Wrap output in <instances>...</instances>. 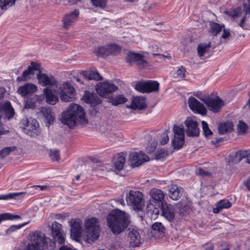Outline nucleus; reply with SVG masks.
I'll use <instances>...</instances> for the list:
<instances>
[{
    "label": "nucleus",
    "instance_id": "680f3d73",
    "mask_svg": "<svg viewBox=\"0 0 250 250\" xmlns=\"http://www.w3.org/2000/svg\"><path fill=\"white\" fill-rule=\"evenodd\" d=\"M20 229V226L18 225H13L10 227L6 230L5 233L7 235H10L13 232Z\"/></svg>",
    "mask_w": 250,
    "mask_h": 250
},
{
    "label": "nucleus",
    "instance_id": "20e7f679",
    "mask_svg": "<svg viewBox=\"0 0 250 250\" xmlns=\"http://www.w3.org/2000/svg\"><path fill=\"white\" fill-rule=\"evenodd\" d=\"M30 236L31 243L28 244L26 250H41L44 247L49 249L48 243H50V250L55 247V243L45 237L44 234L41 232L35 231L30 233Z\"/></svg>",
    "mask_w": 250,
    "mask_h": 250
},
{
    "label": "nucleus",
    "instance_id": "a878e982",
    "mask_svg": "<svg viewBox=\"0 0 250 250\" xmlns=\"http://www.w3.org/2000/svg\"><path fill=\"white\" fill-rule=\"evenodd\" d=\"M125 161V156L123 153L118 154L113 160L115 169L119 171L122 170L124 167Z\"/></svg>",
    "mask_w": 250,
    "mask_h": 250
},
{
    "label": "nucleus",
    "instance_id": "412c9836",
    "mask_svg": "<svg viewBox=\"0 0 250 250\" xmlns=\"http://www.w3.org/2000/svg\"><path fill=\"white\" fill-rule=\"evenodd\" d=\"M37 79L39 83L43 86H51L57 83V81L54 77L45 74L39 73L38 75Z\"/></svg>",
    "mask_w": 250,
    "mask_h": 250
},
{
    "label": "nucleus",
    "instance_id": "79ce46f5",
    "mask_svg": "<svg viewBox=\"0 0 250 250\" xmlns=\"http://www.w3.org/2000/svg\"><path fill=\"white\" fill-rule=\"evenodd\" d=\"M108 49L109 55H115L120 52L121 48L116 44L108 45Z\"/></svg>",
    "mask_w": 250,
    "mask_h": 250
},
{
    "label": "nucleus",
    "instance_id": "9b49d317",
    "mask_svg": "<svg viewBox=\"0 0 250 250\" xmlns=\"http://www.w3.org/2000/svg\"><path fill=\"white\" fill-rule=\"evenodd\" d=\"M135 88L136 90L142 93L157 92L159 88V83L154 81L139 82L136 83Z\"/></svg>",
    "mask_w": 250,
    "mask_h": 250
},
{
    "label": "nucleus",
    "instance_id": "a19ab883",
    "mask_svg": "<svg viewBox=\"0 0 250 250\" xmlns=\"http://www.w3.org/2000/svg\"><path fill=\"white\" fill-rule=\"evenodd\" d=\"M233 126H218V131L220 135H224L231 132L234 130Z\"/></svg>",
    "mask_w": 250,
    "mask_h": 250
},
{
    "label": "nucleus",
    "instance_id": "423d86ee",
    "mask_svg": "<svg viewBox=\"0 0 250 250\" xmlns=\"http://www.w3.org/2000/svg\"><path fill=\"white\" fill-rule=\"evenodd\" d=\"M56 92L63 102H71L75 101L76 99L75 89L68 81L60 84Z\"/></svg>",
    "mask_w": 250,
    "mask_h": 250
},
{
    "label": "nucleus",
    "instance_id": "09e8293b",
    "mask_svg": "<svg viewBox=\"0 0 250 250\" xmlns=\"http://www.w3.org/2000/svg\"><path fill=\"white\" fill-rule=\"evenodd\" d=\"M168 155L167 151H166L164 149H160L155 154V159H162L167 157Z\"/></svg>",
    "mask_w": 250,
    "mask_h": 250
},
{
    "label": "nucleus",
    "instance_id": "c9c22d12",
    "mask_svg": "<svg viewBox=\"0 0 250 250\" xmlns=\"http://www.w3.org/2000/svg\"><path fill=\"white\" fill-rule=\"evenodd\" d=\"M210 47V42L203 43L198 45L197 47L198 54L200 57L203 56L208 52Z\"/></svg>",
    "mask_w": 250,
    "mask_h": 250
},
{
    "label": "nucleus",
    "instance_id": "7ed1b4c3",
    "mask_svg": "<svg viewBox=\"0 0 250 250\" xmlns=\"http://www.w3.org/2000/svg\"><path fill=\"white\" fill-rule=\"evenodd\" d=\"M100 222L95 217L85 220L84 223L83 238L87 243L91 244L97 240L100 235Z\"/></svg>",
    "mask_w": 250,
    "mask_h": 250
},
{
    "label": "nucleus",
    "instance_id": "2eb2a0df",
    "mask_svg": "<svg viewBox=\"0 0 250 250\" xmlns=\"http://www.w3.org/2000/svg\"><path fill=\"white\" fill-rule=\"evenodd\" d=\"M79 15V10L77 9L65 14L62 19L63 27L66 29L69 28L78 20Z\"/></svg>",
    "mask_w": 250,
    "mask_h": 250
},
{
    "label": "nucleus",
    "instance_id": "e2e57ef3",
    "mask_svg": "<svg viewBox=\"0 0 250 250\" xmlns=\"http://www.w3.org/2000/svg\"><path fill=\"white\" fill-rule=\"evenodd\" d=\"M197 174L201 175V176H205L208 175L209 174V173L208 171H207L206 170L203 169V168H199L198 171H197Z\"/></svg>",
    "mask_w": 250,
    "mask_h": 250
},
{
    "label": "nucleus",
    "instance_id": "473e14b6",
    "mask_svg": "<svg viewBox=\"0 0 250 250\" xmlns=\"http://www.w3.org/2000/svg\"><path fill=\"white\" fill-rule=\"evenodd\" d=\"M21 130L31 137H35L39 133V126H22Z\"/></svg>",
    "mask_w": 250,
    "mask_h": 250
},
{
    "label": "nucleus",
    "instance_id": "4d7b16f0",
    "mask_svg": "<svg viewBox=\"0 0 250 250\" xmlns=\"http://www.w3.org/2000/svg\"><path fill=\"white\" fill-rule=\"evenodd\" d=\"M204 135L206 138H210L213 135L212 131L208 127V126H202Z\"/></svg>",
    "mask_w": 250,
    "mask_h": 250
},
{
    "label": "nucleus",
    "instance_id": "7c9ffc66",
    "mask_svg": "<svg viewBox=\"0 0 250 250\" xmlns=\"http://www.w3.org/2000/svg\"><path fill=\"white\" fill-rule=\"evenodd\" d=\"M231 205V203L229 200H221L216 203L215 207L213 209V212L214 213H218L223 209L230 208Z\"/></svg>",
    "mask_w": 250,
    "mask_h": 250
},
{
    "label": "nucleus",
    "instance_id": "69168bd1",
    "mask_svg": "<svg viewBox=\"0 0 250 250\" xmlns=\"http://www.w3.org/2000/svg\"><path fill=\"white\" fill-rule=\"evenodd\" d=\"M156 147V146L155 144H151L150 146H148L146 147V150L147 152L151 153L155 150Z\"/></svg>",
    "mask_w": 250,
    "mask_h": 250
},
{
    "label": "nucleus",
    "instance_id": "864d4df0",
    "mask_svg": "<svg viewBox=\"0 0 250 250\" xmlns=\"http://www.w3.org/2000/svg\"><path fill=\"white\" fill-rule=\"evenodd\" d=\"M238 135H244L249 130V126H236V128Z\"/></svg>",
    "mask_w": 250,
    "mask_h": 250
},
{
    "label": "nucleus",
    "instance_id": "3c124183",
    "mask_svg": "<svg viewBox=\"0 0 250 250\" xmlns=\"http://www.w3.org/2000/svg\"><path fill=\"white\" fill-rule=\"evenodd\" d=\"M185 125H198L197 119L195 116L189 117L185 121Z\"/></svg>",
    "mask_w": 250,
    "mask_h": 250
},
{
    "label": "nucleus",
    "instance_id": "f3484780",
    "mask_svg": "<svg viewBox=\"0 0 250 250\" xmlns=\"http://www.w3.org/2000/svg\"><path fill=\"white\" fill-rule=\"evenodd\" d=\"M248 150H240L231 154L228 159L229 165L237 164L245 158H248Z\"/></svg>",
    "mask_w": 250,
    "mask_h": 250
},
{
    "label": "nucleus",
    "instance_id": "c756f323",
    "mask_svg": "<svg viewBox=\"0 0 250 250\" xmlns=\"http://www.w3.org/2000/svg\"><path fill=\"white\" fill-rule=\"evenodd\" d=\"M183 193V189L176 185H172L169 188V197L173 200H177Z\"/></svg>",
    "mask_w": 250,
    "mask_h": 250
},
{
    "label": "nucleus",
    "instance_id": "4be33fe9",
    "mask_svg": "<svg viewBox=\"0 0 250 250\" xmlns=\"http://www.w3.org/2000/svg\"><path fill=\"white\" fill-rule=\"evenodd\" d=\"M162 215L167 220L172 221L174 219V213L172 207L166 202H163L161 205Z\"/></svg>",
    "mask_w": 250,
    "mask_h": 250
},
{
    "label": "nucleus",
    "instance_id": "f704fd0d",
    "mask_svg": "<svg viewBox=\"0 0 250 250\" xmlns=\"http://www.w3.org/2000/svg\"><path fill=\"white\" fill-rule=\"evenodd\" d=\"M25 192H14L10 193L5 195H0V200H8L10 199H22L23 197L20 198L19 197L23 194H25Z\"/></svg>",
    "mask_w": 250,
    "mask_h": 250
},
{
    "label": "nucleus",
    "instance_id": "bb28decb",
    "mask_svg": "<svg viewBox=\"0 0 250 250\" xmlns=\"http://www.w3.org/2000/svg\"><path fill=\"white\" fill-rule=\"evenodd\" d=\"M80 74L86 80L98 81L102 79V77L96 70L83 71Z\"/></svg>",
    "mask_w": 250,
    "mask_h": 250
},
{
    "label": "nucleus",
    "instance_id": "8fccbe9b",
    "mask_svg": "<svg viewBox=\"0 0 250 250\" xmlns=\"http://www.w3.org/2000/svg\"><path fill=\"white\" fill-rule=\"evenodd\" d=\"M185 68L181 66L175 73L174 77L178 79L184 78L185 76Z\"/></svg>",
    "mask_w": 250,
    "mask_h": 250
},
{
    "label": "nucleus",
    "instance_id": "4468645a",
    "mask_svg": "<svg viewBox=\"0 0 250 250\" xmlns=\"http://www.w3.org/2000/svg\"><path fill=\"white\" fill-rule=\"evenodd\" d=\"M188 104L189 108L195 113L205 115L207 113V109L204 104L193 97L188 98Z\"/></svg>",
    "mask_w": 250,
    "mask_h": 250
},
{
    "label": "nucleus",
    "instance_id": "cd10ccee",
    "mask_svg": "<svg viewBox=\"0 0 250 250\" xmlns=\"http://www.w3.org/2000/svg\"><path fill=\"white\" fill-rule=\"evenodd\" d=\"M44 94L47 103L50 104L54 105L56 104L59 100L58 97L53 93L51 89L49 88H45L43 90Z\"/></svg>",
    "mask_w": 250,
    "mask_h": 250
},
{
    "label": "nucleus",
    "instance_id": "1a4fd4ad",
    "mask_svg": "<svg viewBox=\"0 0 250 250\" xmlns=\"http://www.w3.org/2000/svg\"><path fill=\"white\" fill-rule=\"evenodd\" d=\"M184 128L181 126H173L174 137L172 141V146L174 149L181 148L185 143Z\"/></svg>",
    "mask_w": 250,
    "mask_h": 250
},
{
    "label": "nucleus",
    "instance_id": "338daca9",
    "mask_svg": "<svg viewBox=\"0 0 250 250\" xmlns=\"http://www.w3.org/2000/svg\"><path fill=\"white\" fill-rule=\"evenodd\" d=\"M205 250H213V245L211 243L206 244L204 246Z\"/></svg>",
    "mask_w": 250,
    "mask_h": 250
},
{
    "label": "nucleus",
    "instance_id": "49530a36",
    "mask_svg": "<svg viewBox=\"0 0 250 250\" xmlns=\"http://www.w3.org/2000/svg\"><path fill=\"white\" fill-rule=\"evenodd\" d=\"M52 237L54 240L58 242L60 244H62L64 243L65 241V234L63 232L60 233H57L56 235H53Z\"/></svg>",
    "mask_w": 250,
    "mask_h": 250
},
{
    "label": "nucleus",
    "instance_id": "0e129e2a",
    "mask_svg": "<svg viewBox=\"0 0 250 250\" xmlns=\"http://www.w3.org/2000/svg\"><path fill=\"white\" fill-rule=\"evenodd\" d=\"M230 36V31L229 29H224L223 30V32L222 35V38L223 39H226L229 37Z\"/></svg>",
    "mask_w": 250,
    "mask_h": 250
},
{
    "label": "nucleus",
    "instance_id": "dca6fc26",
    "mask_svg": "<svg viewBox=\"0 0 250 250\" xmlns=\"http://www.w3.org/2000/svg\"><path fill=\"white\" fill-rule=\"evenodd\" d=\"M1 114H5L8 119L13 117L15 114L14 109L10 102L6 101L0 102V115Z\"/></svg>",
    "mask_w": 250,
    "mask_h": 250
},
{
    "label": "nucleus",
    "instance_id": "603ef678",
    "mask_svg": "<svg viewBox=\"0 0 250 250\" xmlns=\"http://www.w3.org/2000/svg\"><path fill=\"white\" fill-rule=\"evenodd\" d=\"M22 124L23 125H36L37 124V121L32 118H25L22 120Z\"/></svg>",
    "mask_w": 250,
    "mask_h": 250
},
{
    "label": "nucleus",
    "instance_id": "0eeeda50",
    "mask_svg": "<svg viewBox=\"0 0 250 250\" xmlns=\"http://www.w3.org/2000/svg\"><path fill=\"white\" fill-rule=\"evenodd\" d=\"M149 195L151 197L148 203L147 208L148 210L155 214L158 212V208L160 203L164 202L165 194L162 190L153 188L150 190Z\"/></svg>",
    "mask_w": 250,
    "mask_h": 250
},
{
    "label": "nucleus",
    "instance_id": "ea45409f",
    "mask_svg": "<svg viewBox=\"0 0 250 250\" xmlns=\"http://www.w3.org/2000/svg\"><path fill=\"white\" fill-rule=\"evenodd\" d=\"M52 235L63 232L62 229V225L57 222H54L51 226Z\"/></svg>",
    "mask_w": 250,
    "mask_h": 250
},
{
    "label": "nucleus",
    "instance_id": "6ab92c4d",
    "mask_svg": "<svg viewBox=\"0 0 250 250\" xmlns=\"http://www.w3.org/2000/svg\"><path fill=\"white\" fill-rule=\"evenodd\" d=\"M83 100L92 106L100 104L102 102L101 99L94 93L86 91L83 97Z\"/></svg>",
    "mask_w": 250,
    "mask_h": 250
},
{
    "label": "nucleus",
    "instance_id": "052dcab7",
    "mask_svg": "<svg viewBox=\"0 0 250 250\" xmlns=\"http://www.w3.org/2000/svg\"><path fill=\"white\" fill-rule=\"evenodd\" d=\"M229 15L233 19L237 18L240 17L241 15V10L240 9H235L233 11L229 12Z\"/></svg>",
    "mask_w": 250,
    "mask_h": 250
},
{
    "label": "nucleus",
    "instance_id": "5701e85b",
    "mask_svg": "<svg viewBox=\"0 0 250 250\" xmlns=\"http://www.w3.org/2000/svg\"><path fill=\"white\" fill-rule=\"evenodd\" d=\"M39 116H42L43 118L44 123L46 124H52L53 123L55 117L51 110L46 107H42Z\"/></svg>",
    "mask_w": 250,
    "mask_h": 250
},
{
    "label": "nucleus",
    "instance_id": "9d476101",
    "mask_svg": "<svg viewBox=\"0 0 250 250\" xmlns=\"http://www.w3.org/2000/svg\"><path fill=\"white\" fill-rule=\"evenodd\" d=\"M95 88L97 93L100 96L105 97L109 94L117 91L118 87L112 82L104 81L98 83Z\"/></svg>",
    "mask_w": 250,
    "mask_h": 250
},
{
    "label": "nucleus",
    "instance_id": "72a5a7b5",
    "mask_svg": "<svg viewBox=\"0 0 250 250\" xmlns=\"http://www.w3.org/2000/svg\"><path fill=\"white\" fill-rule=\"evenodd\" d=\"M127 98L123 95H118L115 97H111L109 99V102L113 105H118L123 104L127 102Z\"/></svg>",
    "mask_w": 250,
    "mask_h": 250
},
{
    "label": "nucleus",
    "instance_id": "de8ad7c7",
    "mask_svg": "<svg viewBox=\"0 0 250 250\" xmlns=\"http://www.w3.org/2000/svg\"><path fill=\"white\" fill-rule=\"evenodd\" d=\"M15 147H7L0 151V158H3L8 155L11 151L14 150Z\"/></svg>",
    "mask_w": 250,
    "mask_h": 250
},
{
    "label": "nucleus",
    "instance_id": "774afa93",
    "mask_svg": "<svg viewBox=\"0 0 250 250\" xmlns=\"http://www.w3.org/2000/svg\"><path fill=\"white\" fill-rule=\"evenodd\" d=\"M5 93V89L3 87H0V100L4 97Z\"/></svg>",
    "mask_w": 250,
    "mask_h": 250
},
{
    "label": "nucleus",
    "instance_id": "393cba45",
    "mask_svg": "<svg viewBox=\"0 0 250 250\" xmlns=\"http://www.w3.org/2000/svg\"><path fill=\"white\" fill-rule=\"evenodd\" d=\"M146 106V99L142 96H136L132 98L130 108L142 109Z\"/></svg>",
    "mask_w": 250,
    "mask_h": 250
},
{
    "label": "nucleus",
    "instance_id": "bf43d9fd",
    "mask_svg": "<svg viewBox=\"0 0 250 250\" xmlns=\"http://www.w3.org/2000/svg\"><path fill=\"white\" fill-rule=\"evenodd\" d=\"M16 0H3L2 10H5L7 6H11L14 4Z\"/></svg>",
    "mask_w": 250,
    "mask_h": 250
},
{
    "label": "nucleus",
    "instance_id": "13d9d810",
    "mask_svg": "<svg viewBox=\"0 0 250 250\" xmlns=\"http://www.w3.org/2000/svg\"><path fill=\"white\" fill-rule=\"evenodd\" d=\"M243 7L246 15L250 14V0H244Z\"/></svg>",
    "mask_w": 250,
    "mask_h": 250
},
{
    "label": "nucleus",
    "instance_id": "58836bf2",
    "mask_svg": "<svg viewBox=\"0 0 250 250\" xmlns=\"http://www.w3.org/2000/svg\"><path fill=\"white\" fill-rule=\"evenodd\" d=\"M19 215H14L10 213H4L0 214V224L2 221L5 220H13L15 219H19Z\"/></svg>",
    "mask_w": 250,
    "mask_h": 250
},
{
    "label": "nucleus",
    "instance_id": "c03bdc74",
    "mask_svg": "<svg viewBox=\"0 0 250 250\" xmlns=\"http://www.w3.org/2000/svg\"><path fill=\"white\" fill-rule=\"evenodd\" d=\"M48 154L53 161H58L60 158V152L58 150L50 149Z\"/></svg>",
    "mask_w": 250,
    "mask_h": 250
},
{
    "label": "nucleus",
    "instance_id": "c85d7f7f",
    "mask_svg": "<svg viewBox=\"0 0 250 250\" xmlns=\"http://www.w3.org/2000/svg\"><path fill=\"white\" fill-rule=\"evenodd\" d=\"M130 244L132 247L138 246L141 243L139 233L135 230H132L128 233Z\"/></svg>",
    "mask_w": 250,
    "mask_h": 250
},
{
    "label": "nucleus",
    "instance_id": "a211bd4d",
    "mask_svg": "<svg viewBox=\"0 0 250 250\" xmlns=\"http://www.w3.org/2000/svg\"><path fill=\"white\" fill-rule=\"evenodd\" d=\"M37 90V86L36 85L31 83H27L20 86L17 90V92L21 96L25 97L34 93Z\"/></svg>",
    "mask_w": 250,
    "mask_h": 250
},
{
    "label": "nucleus",
    "instance_id": "b1692460",
    "mask_svg": "<svg viewBox=\"0 0 250 250\" xmlns=\"http://www.w3.org/2000/svg\"><path fill=\"white\" fill-rule=\"evenodd\" d=\"M127 61L130 63L135 62L137 64L143 66H145L146 64V62L145 60L144 56L138 53H129L127 56Z\"/></svg>",
    "mask_w": 250,
    "mask_h": 250
},
{
    "label": "nucleus",
    "instance_id": "4c0bfd02",
    "mask_svg": "<svg viewBox=\"0 0 250 250\" xmlns=\"http://www.w3.org/2000/svg\"><path fill=\"white\" fill-rule=\"evenodd\" d=\"M210 31L214 35H216L221 31L224 27V24H219L216 22H212L210 23Z\"/></svg>",
    "mask_w": 250,
    "mask_h": 250
},
{
    "label": "nucleus",
    "instance_id": "f8f14e48",
    "mask_svg": "<svg viewBox=\"0 0 250 250\" xmlns=\"http://www.w3.org/2000/svg\"><path fill=\"white\" fill-rule=\"evenodd\" d=\"M70 225L71 238L77 241H80L83 235L82 221L79 219H72L70 222Z\"/></svg>",
    "mask_w": 250,
    "mask_h": 250
},
{
    "label": "nucleus",
    "instance_id": "f03ea898",
    "mask_svg": "<svg viewBox=\"0 0 250 250\" xmlns=\"http://www.w3.org/2000/svg\"><path fill=\"white\" fill-rule=\"evenodd\" d=\"M129 216L119 209L112 210L107 217V224L114 234H119L127 228Z\"/></svg>",
    "mask_w": 250,
    "mask_h": 250
},
{
    "label": "nucleus",
    "instance_id": "37998d69",
    "mask_svg": "<svg viewBox=\"0 0 250 250\" xmlns=\"http://www.w3.org/2000/svg\"><path fill=\"white\" fill-rule=\"evenodd\" d=\"M169 141V137L167 130L165 131L160 136L159 143L161 145H165Z\"/></svg>",
    "mask_w": 250,
    "mask_h": 250
},
{
    "label": "nucleus",
    "instance_id": "aec40b11",
    "mask_svg": "<svg viewBox=\"0 0 250 250\" xmlns=\"http://www.w3.org/2000/svg\"><path fill=\"white\" fill-rule=\"evenodd\" d=\"M38 70V66L34 62L31 63L27 69L22 73V76L18 77L17 81H24L31 79L34 75V71Z\"/></svg>",
    "mask_w": 250,
    "mask_h": 250
},
{
    "label": "nucleus",
    "instance_id": "f257e3e1",
    "mask_svg": "<svg viewBox=\"0 0 250 250\" xmlns=\"http://www.w3.org/2000/svg\"><path fill=\"white\" fill-rule=\"evenodd\" d=\"M61 122L64 125H86L88 121L83 106L80 104L71 103L61 113Z\"/></svg>",
    "mask_w": 250,
    "mask_h": 250
},
{
    "label": "nucleus",
    "instance_id": "5fc2aeb1",
    "mask_svg": "<svg viewBox=\"0 0 250 250\" xmlns=\"http://www.w3.org/2000/svg\"><path fill=\"white\" fill-rule=\"evenodd\" d=\"M93 4L101 8H104L106 5V0H91Z\"/></svg>",
    "mask_w": 250,
    "mask_h": 250
},
{
    "label": "nucleus",
    "instance_id": "a18cd8bd",
    "mask_svg": "<svg viewBox=\"0 0 250 250\" xmlns=\"http://www.w3.org/2000/svg\"><path fill=\"white\" fill-rule=\"evenodd\" d=\"M96 53L99 56L109 55L108 45L105 46L99 47L96 50Z\"/></svg>",
    "mask_w": 250,
    "mask_h": 250
},
{
    "label": "nucleus",
    "instance_id": "6e6d98bb",
    "mask_svg": "<svg viewBox=\"0 0 250 250\" xmlns=\"http://www.w3.org/2000/svg\"><path fill=\"white\" fill-rule=\"evenodd\" d=\"M152 229L154 230H157L159 232H163L165 228L161 222H155L152 226Z\"/></svg>",
    "mask_w": 250,
    "mask_h": 250
},
{
    "label": "nucleus",
    "instance_id": "e433bc0d",
    "mask_svg": "<svg viewBox=\"0 0 250 250\" xmlns=\"http://www.w3.org/2000/svg\"><path fill=\"white\" fill-rule=\"evenodd\" d=\"M187 134L188 136H197L199 135L200 130L197 126H187Z\"/></svg>",
    "mask_w": 250,
    "mask_h": 250
},
{
    "label": "nucleus",
    "instance_id": "2f4dec72",
    "mask_svg": "<svg viewBox=\"0 0 250 250\" xmlns=\"http://www.w3.org/2000/svg\"><path fill=\"white\" fill-rule=\"evenodd\" d=\"M43 99L42 96L35 95L33 98H28L25 102L24 107L25 108H34L36 103H40Z\"/></svg>",
    "mask_w": 250,
    "mask_h": 250
},
{
    "label": "nucleus",
    "instance_id": "ddd939ff",
    "mask_svg": "<svg viewBox=\"0 0 250 250\" xmlns=\"http://www.w3.org/2000/svg\"><path fill=\"white\" fill-rule=\"evenodd\" d=\"M149 160L148 156L143 152L140 151L130 153L129 156L128 162L131 167H136Z\"/></svg>",
    "mask_w": 250,
    "mask_h": 250
},
{
    "label": "nucleus",
    "instance_id": "6e6552de",
    "mask_svg": "<svg viewBox=\"0 0 250 250\" xmlns=\"http://www.w3.org/2000/svg\"><path fill=\"white\" fill-rule=\"evenodd\" d=\"M199 98L206 104L208 110L213 113L220 112L222 107L225 105L224 102L218 96L214 98L209 97L207 98Z\"/></svg>",
    "mask_w": 250,
    "mask_h": 250
},
{
    "label": "nucleus",
    "instance_id": "39448f33",
    "mask_svg": "<svg viewBox=\"0 0 250 250\" xmlns=\"http://www.w3.org/2000/svg\"><path fill=\"white\" fill-rule=\"evenodd\" d=\"M125 199L127 204L134 210H142L145 206L143 194L139 191L130 190L126 194Z\"/></svg>",
    "mask_w": 250,
    "mask_h": 250
}]
</instances>
